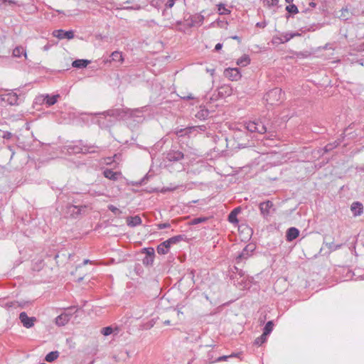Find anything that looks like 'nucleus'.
Masks as SVG:
<instances>
[{
  "label": "nucleus",
  "mask_w": 364,
  "mask_h": 364,
  "mask_svg": "<svg viewBox=\"0 0 364 364\" xmlns=\"http://www.w3.org/2000/svg\"><path fill=\"white\" fill-rule=\"evenodd\" d=\"M145 108L146 107L134 109L128 108L112 109L107 110L102 114H105L106 116L113 117L115 119H124L126 117H141L142 116L139 115V114L142 113Z\"/></svg>",
  "instance_id": "nucleus-1"
},
{
  "label": "nucleus",
  "mask_w": 364,
  "mask_h": 364,
  "mask_svg": "<svg viewBox=\"0 0 364 364\" xmlns=\"http://www.w3.org/2000/svg\"><path fill=\"white\" fill-rule=\"evenodd\" d=\"M96 149H98V146L93 144H87L82 140L75 141L66 146V150L70 154L96 153L98 152Z\"/></svg>",
  "instance_id": "nucleus-2"
},
{
  "label": "nucleus",
  "mask_w": 364,
  "mask_h": 364,
  "mask_svg": "<svg viewBox=\"0 0 364 364\" xmlns=\"http://www.w3.org/2000/svg\"><path fill=\"white\" fill-rule=\"evenodd\" d=\"M231 279L233 280L234 284L245 289L250 287V282L245 277V272L239 267L235 266L232 269V275Z\"/></svg>",
  "instance_id": "nucleus-3"
},
{
  "label": "nucleus",
  "mask_w": 364,
  "mask_h": 364,
  "mask_svg": "<svg viewBox=\"0 0 364 364\" xmlns=\"http://www.w3.org/2000/svg\"><path fill=\"white\" fill-rule=\"evenodd\" d=\"M186 238L185 235H178L170 237L166 241L160 243L156 248L157 252L159 255H166L169 252L171 245L178 243L181 241L185 240Z\"/></svg>",
  "instance_id": "nucleus-4"
},
{
  "label": "nucleus",
  "mask_w": 364,
  "mask_h": 364,
  "mask_svg": "<svg viewBox=\"0 0 364 364\" xmlns=\"http://www.w3.org/2000/svg\"><path fill=\"white\" fill-rule=\"evenodd\" d=\"M284 95V93L282 92L281 88L275 87L267 92L264 95V99L267 104L275 105L279 104L282 101Z\"/></svg>",
  "instance_id": "nucleus-5"
},
{
  "label": "nucleus",
  "mask_w": 364,
  "mask_h": 364,
  "mask_svg": "<svg viewBox=\"0 0 364 364\" xmlns=\"http://www.w3.org/2000/svg\"><path fill=\"white\" fill-rule=\"evenodd\" d=\"M75 306H70L66 309V311L58 316L55 319V323L58 326H64L66 325L71 318L73 317L75 312L72 311Z\"/></svg>",
  "instance_id": "nucleus-6"
},
{
  "label": "nucleus",
  "mask_w": 364,
  "mask_h": 364,
  "mask_svg": "<svg viewBox=\"0 0 364 364\" xmlns=\"http://www.w3.org/2000/svg\"><path fill=\"white\" fill-rule=\"evenodd\" d=\"M224 75L232 81H237L242 77L240 69L237 68H228L225 69Z\"/></svg>",
  "instance_id": "nucleus-7"
},
{
  "label": "nucleus",
  "mask_w": 364,
  "mask_h": 364,
  "mask_svg": "<svg viewBox=\"0 0 364 364\" xmlns=\"http://www.w3.org/2000/svg\"><path fill=\"white\" fill-rule=\"evenodd\" d=\"M252 251L253 248L250 245H246L242 251L236 257L235 264L238 265L248 259L251 256Z\"/></svg>",
  "instance_id": "nucleus-8"
},
{
  "label": "nucleus",
  "mask_w": 364,
  "mask_h": 364,
  "mask_svg": "<svg viewBox=\"0 0 364 364\" xmlns=\"http://www.w3.org/2000/svg\"><path fill=\"white\" fill-rule=\"evenodd\" d=\"M19 320L25 328H30L34 326L36 318L29 317L25 311H23L19 314Z\"/></svg>",
  "instance_id": "nucleus-9"
},
{
  "label": "nucleus",
  "mask_w": 364,
  "mask_h": 364,
  "mask_svg": "<svg viewBox=\"0 0 364 364\" xmlns=\"http://www.w3.org/2000/svg\"><path fill=\"white\" fill-rule=\"evenodd\" d=\"M124 58L122 52L118 51V50H115V51L112 52L111 53V55H109V58L103 60V62L105 65L108 64V63H111L112 62L122 64L124 63Z\"/></svg>",
  "instance_id": "nucleus-10"
},
{
  "label": "nucleus",
  "mask_w": 364,
  "mask_h": 364,
  "mask_svg": "<svg viewBox=\"0 0 364 364\" xmlns=\"http://www.w3.org/2000/svg\"><path fill=\"white\" fill-rule=\"evenodd\" d=\"M53 36L60 40L64 38L70 40L73 39L75 36L74 31L73 30L65 31L63 29L53 31Z\"/></svg>",
  "instance_id": "nucleus-11"
},
{
  "label": "nucleus",
  "mask_w": 364,
  "mask_h": 364,
  "mask_svg": "<svg viewBox=\"0 0 364 364\" xmlns=\"http://www.w3.org/2000/svg\"><path fill=\"white\" fill-rule=\"evenodd\" d=\"M166 158L169 161L176 162L182 160L184 158V154L178 150L171 149L168 151Z\"/></svg>",
  "instance_id": "nucleus-12"
},
{
  "label": "nucleus",
  "mask_w": 364,
  "mask_h": 364,
  "mask_svg": "<svg viewBox=\"0 0 364 364\" xmlns=\"http://www.w3.org/2000/svg\"><path fill=\"white\" fill-rule=\"evenodd\" d=\"M273 203L270 200H267L259 203V210L264 218L269 215L270 210L273 208Z\"/></svg>",
  "instance_id": "nucleus-13"
},
{
  "label": "nucleus",
  "mask_w": 364,
  "mask_h": 364,
  "mask_svg": "<svg viewBox=\"0 0 364 364\" xmlns=\"http://www.w3.org/2000/svg\"><path fill=\"white\" fill-rule=\"evenodd\" d=\"M18 96L13 91L4 95V102L9 105H18Z\"/></svg>",
  "instance_id": "nucleus-14"
},
{
  "label": "nucleus",
  "mask_w": 364,
  "mask_h": 364,
  "mask_svg": "<svg viewBox=\"0 0 364 364\" xmlns=\"http://www.w3.org/2000/svg\"><path fill=\"white\" fill-rule=\"evenodd\" d=\"M350 210L354 217L360 216L363 213V205L360 202H353L350 205Z\"/></svg>",
  "instance_id": "nucleus-15"
},
{
  "label": "nucleus",
  "mask_w": 364,
  "mask_h": 364,
  "mask_svg": "<svg viewBox=\"0 0 364 364\" xmlns=\"http://www.w3.org/2000/svg\"><path fill=\"white\" fill-rule=\"evenodd\" d=\"M299 235V230L294 227L289 228L286 234V238L288 242H291Z\"/></svg>",
  "instance_id": "nucleus-16"
},
{
  "label": "nucleus",
  "mask_w": 364,
  "mask_h": 364,
  "mask_svg": "<svg viewBox=\"0 0 364 364\" xmlns=\"http://www.w3.org/2000/svg\"><path fill=\"white\" fill-rule=\"evenodd\" d=\"M142 223L141 218L139 215L129 216L127 218V224L131 228L140 225Z\"/></svg>",
  "instance_id": "nucleus-17"
},
{
  "label": "nucleus",
  "mask_w": 364,
  "mask_h": 364,
  "mask_svg": "<svg viewBox=\"0 0 364 364\" xmlns=\"http://www.w3.org/2000/svg\"><path fill=\"white\" fill-rule=\"evenodd\" d=\"M210 112L205 107L200 106L199 110L195 114V117L200 120H205L208 119Z\"/></svg>",
  "instance_id": "nucleus-18"
},
{
  "label": "nucleus",
  "mask_w": 364,
  "mask_h": 364,
  "mask_svg": "<svg viewBox=\"0 0 364 364\" xmlns=\"http://www.w3.org/2000/svg\"><path fill=\"white\" fill-rule=\"evenodd\" d=\"M119 174V173L113 171L112 169L109 168H107L103 171L104 176L112 181H117Z\"/></svg>",
  "instance_id": "nucleus-19"
},
{
  "label": "nucleus",
  "mask_w": 364,
  "mask_h": 364,
  "mask_svg": "<svg viewBox=\"0 0 364 364\" xmlns=\"http://www.w3.org/2000/svg\"><path fill=\"white\" fill-rule=\"evenodd\" d=\"M192 23L191 25H196V26H200L204 21V16L200 14H196L191 16Z\"/></svg>",
  "instance_id": "nucleus-20"
},
{
  "label": "nucleus",
  "mask_w": 364,
  "mask_h": 364,
  "mask_svg": "<svg viewBox=\"0 0 364 364\" xmlns=\"http://www.w3.org/2000/svg\"><path fill=\"white\" fill-rule=\"evenodd\" d=\"M90 63V61L85 59H78L75 60L73 62L72 65L74 68H86L88 64Z\"/></svg>",
  "instance_id": "nucleus-21"
},
{
  "label": "nucleus",
  "mask_w": 364,
  "mask_h": 364,
  "mask_svg": "<svg viewBox=\"0 0 364 364\" xmlns=\"http://www.w3.org/2000/svg\"><path fill=\"white\" fill-rule=\"evenodd\" d=\"M216 351L214 350L213 349H211L210 350L208 353H207V355L205 358V361L206 363H216Z\"/></svg>",
  "instance_id": "nucleus-22"
},
{
  "label": "nucleus",
  "mask_w": 364,
  "mask_h": 364,
  "mask_svg": "<svg viewBox=\"0 0 364 364\" xmlns=\"http://www.w3.org/2000/svg\"><path fill=\"white\" fill-rule=\"evenodd\" d=\"M58 97H60L59 95H52V96H50L49 95H46L45 96L46 104L48 107L52 106V105H55L57 102Z\"/></svg>",
  "instance_id": "nucleus-23"
},
{
  "label": "nucleus",
  "mask_w": 364,
  "mask_h": 364,
  "mask_svg": "<svg viewBox=\"0 0 364 364\" xmlns=\"http://www.w3.org/2000/svg\"><path fill=\"white\" fill-rule=\"evenodd\" d=\"M23 55L25 58L27 57L26 50L22 46H17L13 50V56L16 58H20Z\"/></svg>",
  "instance_id": "nucleus-24"
},
{
  "label": "nucleus",
  "mask_w": 364,
  "mask_h": 364,
  "mask_svg": "<svg viewBox=\"0 0 364 364\" xmlns=\"http://www.w3.org/2000/svg\"><path fill=\"white\" fill-rule=\"evenodd\" d=\"M250 63V58L248 55H243L237 60V65L240 66H247Z\"/></svg>",
  "instance_id": "nucleus-25"
},
{
  "label": "nucleus",
  "mask_w": 364,
  "mask_h": 364,
  "mask_svg": "<svg viewBox=\"0 0 364 364\" xmlns=\"http://www.w3.org/2000/svg\"><path fill=\"white\" fill-rule=\"evenodd\" d=\"M256 121L255 131L259 134H264L267 132V127L260 120Z\"/></svg>",
  "instance_id": "nucleus-26"
},
{
  "label": "nucleus",
  "mask_w": 364,
  "mask_h": 364,
  "mask_svg": "<svg viewBox=\"0 0 364 364\" xmlns=\"http://www.w3.org/2000/svg\"><path fill=\"white\" fill-rule=\"evenodd\" d=\"M58 357H59L58 351H57V350L51 351L46 355L45 360L47 362H53V361L55 360Z\"/></svg>",
  "instance_id": "nucleus-27"
},
{
  "label": "nucleus",
  "mask_w": 364,
  "mask_h": 364,
  "mask_svg": "<svg viewBox=\"0 0 364 364\" xmlns=\"http://www.w3.org/2000/svg\"><path fill=\"white\" fill-rule=\"evenodd\" d=\"M175 133L179 137H181V136H183L186 135L189 136L190 134H191L190 127H187L184 129H176L175 131Z\"/></svg>",
  "instance_id": "nucleus-28"
},
{
  "label": "nucleus",
  "mask_w": 364,
  "mask_h": 364,
  "mask_svg": "<svg viewBox=\"0 0 364 364\" xmlns=\"http://www.w3.org/2000/svg\"><path fill=\"white\" fill-rule=\"evenodd\" d=\"M191 134L193 133H202L206 131L207 127L205 125H198L190 127Z\"/></svg>",
  "instance_id": "nucleus-29"
},
{
  "label": "nucleus",
  "mask_w": 364,
  "mask_h": 364,
  "mask_svg": "<svg viewBox=\"0 0 364 364\" xmlns=\"http://www.w3.org/2000/svg\"><path fill=\"white\" fill-rule=\"evenodd\" d=\"M81 208L77 205H68L67 206L68 211L71 213L72 215H74L75 214L79 215L81 211Z\"/></svg>",
  "instance_id": "nucleus-30"
},
{
  "label": "nucleus",
  "mask_w": 364,
  "mask_h": 364,
  "mask_svg": "<svg viewBox=\"0 0 364 364\" xmlns=\"http://www.w3.org/2000/svg\"><path fill=\"white\" fill-rule=\"evenodd\" d=\"M274 323L272 321H268L263 328V334L268 336L273 330Z\"/></svg>",
  "instance_id": "nucleus-31"
},
{
  "label": "nucleus",
  "mask_w": 364,
  "mask_h": 364,
  "mask_svg": "<svg viewBox=\"0 0 364 364\" xmlns=\"http://www.w3.org/2000/svg\"><path fill=\"white\" fill-rule=\"evenodd\" d=\"M340 144L338 140H336L333 142L327 144L324 147L325 152H329L333 149H336Z\"/></svg>",
  "instance_id": "nucleus-32"
},
{
  "label": "nucleus",
  "mask_w": 364,
  "mask_h": 364,
  "mask_svg": "<svg viewBox=\"0 0 364 364\" xmlns=\"http://www.w3.org/2000/svg\"><path fill=\"white\" fill-rule=\"evenodd\" d=\"M154 257L153 256V254H151V255H146L144 259H142L143 264L146 266L152 265L154 259Z\"/></svg>",
  "instance_id": "nucleus-33"
},
{
  "label": "nucleus",
  "mask_w": 364,
  "mask_h": 364,
  "mask_svg": "<svg viewBox=\"0 0 364 364\" xmlns=\"http://www.w3.org/2000/svg\"><path fill=\"white\" fill-rule=\"evenodd\" d=\"M256 121H249L245 122V128L250 132H256L255 127H256Z\"/></svg>",
  "instance_id": "nucleus-34"
},
{
  "label": "nucleus",
  "mask_w": 364,
  "mask_h": 364,
  "mask_svg": "<svg viewBox=\"0 0 364 364\" xmlns=\"http://www.w3.org/2000/svg\"><path fill=\"white\" fill-rule=\"evenodd\" d=\"M218 8L220 15H227L230 14V10L226 9L224 4L220 3L218 4Z\"/></svg>",
  "instance_id": "nucleus-35"
},
{
  "label": "nucleus",
  "mask_w": 364,
  "mask_h": 364,
  "mask_svg": "<svg viewBox=\"0 0 364 364\" xmlns=\"http://www.w3.org/2000/svg\"><path fill=\"white\" fill-rule=\"evenodd\" d=\"M207 220H208V218H206V217H198V218H195L192 219L190 221L189 224L192 225H198L199 223H204Z\"/></svg>",
  "instance_id": "nucleus-36"
},
{
  "label": "nucleus",
  "mask_w": 364,
  "mask_h": 364,
  "mask_svg": "<svg viewBox=\"0 0 364 364\" xmlns=\"http://www.w3.org/2000/svg\"><path fill=\"white\" fill-rule=\"evenodd\" d=\"M286 11L289 14H296L299 13V9H298L297 6L294 4H290L289 5L287 6Z\"/></svg>",
  "instance_id": "nucleus-37"
},
{
  "label": "nucleus",
  "mask_w": 364,
  "mask_h": 364,
  "mask_svg": "<svg viewBox=\"0 0 364 364\" xmlns=\"http://www.w3.org/2000/svg\"><path fill=\"white\" fill-rule=\"evenodd\" d=\"M266 341H267V336L262 333L260 336H259L258 338H257L255 340L254 344L259 346L262 344H263Z\"/></svg>",
  "instance_id": "nucleus-38"
},
{
  "label": "nucleus",
  "mask_w": 364,
  "mask_h": 364,
  "mask_svg": "<svg viewBox=\"0 0 364 364\" xmlns=\"http://www.w3.org/2000/svg\"><path fill=\"white\" fill-rule=\"evenodd\" d=\"M228 221L230 223H232V224H236L238 223V220H237V215H235V213H230L229 215H228Z\"/></svg>",
  "instance_id": "nucleus-39"
},
{
  "label": "nucleus",
  "mask_w": 364,
  "mask_h": 364,
  "mask_svg": "<svg viewBox=\"0 0 364 364\" xmlns=\"http://www.w3.org/2000/svg\"><path fill=\"white\" fill-rule=\"evenodd\" d=\"M237 356V354L232 353L230 355L219 356L216 358V362L226 361L229 358Z\"/></svg>",
  "instance_id": "nucleus-40"
},
{
  "label": "nucleus",
  "mask_w": 364,
  "mask_h": 364,
  "mask_svg": "<svg viewBox=\"0 0 364 364\" xmlns=\"http://www.w3.org/2000/svg\"><path fill=\"white\" fill-rule=\"evenodd\" d=\"M113 332V329L111 326H107V327H105L102 329L101 331V333L104 335V336H109L110 335L111 333H112Z\"/></svg>",
  "instance_id": "nucleus-41"
},
{
  "label": "nucleus",
  "mask_w": 364,
  "mask_h": 364,
  "mask_svg": "<svg viewBox=\"0 0 364 364\" xmlns=\"http://www.w3.org/2000/svg\"><path fill=\"white\" fill-rule=\"evenodd\" d=\"M341 14L340 18L343 20H347L349 16V11L347 9H342L341 11Z\"/></svg>",
  "instance_id": "nucleus-42"
},
{
  "label": "nucleus",
  "mask_w": 364,
  "mask_h": 364,
  "mask_svg": "<svg viewBox=\"0 0 364 364\" xmlns=\"http://www.w3.org/2000/svg\"><path fill=\"white\" fill-rule=\"evenodd\" d=\"M108 209L112 211L114 215H120L122 211L113 205H109Z\"/></svg>",
  "instance_id": "nucleus-43"
},
{
  "label": "nucleus",
  "mask_w": 364,
  "mask_h": 364,
  "mask_svg": "<svg viewBox=\"0 0 364 364\" xmlns=\"http://www.w3.org/2000/svg\"><path fill=\"white\" fill-rule=\"evenodd\" d=\"M158 230H163L165 228H168L171 227V224L169 223H159L156 225Z\"/></svg>",
  "instance_id": "nucleus-44"
},
{
  "label": "nucleus",
  "mask_w": 364,
  "mask_h": 364,
  "mask_svg": "<svg viewBox=\"0 0 364 364\" xmlns=\"http://www.w3.org/2000/svg\"><path fill=\"white\" fill-rule=\"evenodd\" d=\"M327 246L331 250L334 251V250L340 249L342 245H334L333 242H331V243H328L327 245Z\"/></svg>",
  "instance_id": "nucleus-45"
},
{
  "label": "nucleus",
  "mask_w": 364,
  "mask_h": 364,
  "mask_svg": "<svg viewBox=\"0 0 364 364\" xmlns=\"http://www.w3.org/2000/svg\"><path fill=\"white\" fill-rule=\"evenodd\" d=\"M300 34L298 33H287L284 36L285 38V41L284 42H287L289 41L290 39H291L293 37L296 36H299ZM282 43H284V41H282Z\"/></svg>",
  "instance_id": "nucleus-46"
},
{
  "label": "nucleus",
  "mask_w": 364,
  "mask_h": 364,
  "mask_svg": "<svg viewBox=\"0 0 364 364\" xmlns=\"http://www.w3.org/2000/svg\"><path fill=\"white\" fill-rule=\"evenodd\" d=\"M264 2H265L268 6H273L279 3V0H264Z\"/></svg>",
  "instance_id": "nucleus-47"
},
{
  "label": "nucleus",
  "mask_w": 364,
  "mask_h": 364,
  "mask_svg": "<svg viewBox=\"0 0 364 364\" xmlns=\"http://www.w3.org/2000/svg\"><path fill=\"white\" fill-rule=\"evenodd\" d=\"M143 251L146 253V255H151V254H153V256H155L154 250L152 247L144 248Z\"/></svg>",
  "instance_id": "nucleus-48"
},
{
  "label": "nucleus",
  "mask_w": 364,
  "mask_h": 364,
  "mask_svg": "<svg viewBox=\"0 0 364 364\" xmlns=\"http://www.w3.org/2000/svg\"><path fill=\"white\" fill-rule=\"evenodd\" d=\"M354 50L357 52H364V42L356 45Z\"/></svg>",
  "instance_id": "nucleus-49"
},
{
  "label": "nucleus",
  "mask_w": 364,
  "mask_h": 364,
  "mask_svg": "<svg viewBox=\"0 0 364 364\" xmlns=\"http://www.w3.org/2000/svg\"><path fill=\"white\" fill-rule=\"evenodd\" d=\"M124 9H125V10H140V9H141V6L139 4H136L134 6H125V7H124Z\"/></svg>",
  "instance_id": "nucleus-50"
},
{
  "label": "nucleus",
  "mask_w": 364,
  "mask_h": 364,
  "mask_svg": "<svg viewBox=\"0 0 364 364\" xmlns=\"http://www.w3.org/2000/svg\"><path fill=\"white\" fill-rule=\"evenodd\" d=\"M176 0H168L166 3V9H171L172 8L175 4Z\"/></svg>",
  "instance_id": "nucleus-51"
},
{
  "label": "nucleus",
  "mask_w": 364,
  "mask_h": 364,
  "mask_svg": "<svg viewBox=\"0 0 364 364\" xmlns=\"http://www.w3.org/2000/svg\"><path fill=\"white\" fill-rule=\"evenodd\" d=\"M220 90H225V94L227 95H231L232 90H231V88H230L229 87H225V86L221 87Z\"/></svg>",
  "instance_id": "nucleus-52"
},
{
  "label": "nucleus",
  "mask_w": 364,
  "mask_h": 364,
  "mask_svg": "<svg viewBox=\"0 0 364 364\" xmlns=\"http://www.w3.org/2000/svg\"><path fill=\"white\" fill-rule=\"evenodd\" d=\"M185 21H186V22L187 23V26L189 28H191V27H193V26H196V25H191V23H192L191 16H188V18L185 19Z\"/></svg>",
  "instance_id": "nucleus-53"
},
{
  "label": "nucleus",
  "mask_w": 364,
  "mask_h": 364,
  "mask_svg": "<svg viewBox=\"0 0 364 364\" xmlns=\"http://www.w3.org/2000/svg\"><path fill=\"white\" fill-rule=\"evenodd\" d=\"M267 23L265 21L257 22L256 23V26L259 27V28H264L267 26Z\"/></svg>",
  "instance_id": "nucleus-54"
},
{
  "label": "nucleus",
  "mask_w": 364,
  "mask_h": 364,
  "mask_svg": "<svg viewBox=\"0 0 364 364\" xmlns=\"http://www.w3.org/2000/svg\"><path fill=\"white\" fill-rule=\"evenodd\" d=\"M11 133L9 132H6L4 133L3 138L9 139L11 137Z\"/></svg>",
  "instance_id": "nucleus-55"
},
{
  "label": "nucleus",
  "mask_w": 364,
  "mask_h": 364,
  "mask_svg": "<svg viewBox=\"0 0 364 364\" xmlns=\"http://www.w3.org/2000/svg\"><path fill=\"white\" fill-rule=\"evenodd\" d=\"M240 212V208L237 207V208H234L230 213H235V215H237Z\"/></svg>",
  "instance_id": "nucleus-56"
},
{
  "label": "nucleus",
  "mask_w": 364,
  "mask_h": 364,
  "mask_svg": "<svg viewBox=\"0 0 364 364\" xmlns=\"http://www.w3.org/2000/svg\"><path fill=\"white\" fill-rule=\"evenodd\" d=\"M222 47H223V44H222V43H217V44L215 45V50L218 51V50H220V49L222 48Z\"/></svg>",
  "instance_id": "nucleus-57"
},
{
  "label": "nucleus",
  "mask_w": 364,
  "mask_h": 364,
  "mask_svg": "<svg viewBox=\"0 0 364 364\" xmlns=\"http://www.w3.org/2000/svg\"><path fill=\"white\" fill-rule=\"evenodd\" d=\"M4 103V95H0V105Z\"/></svg>",
  "instance_id": "nucleus-58"
},
{
  "label": "nucleus",
  "mask_w": 364,
  "mask_h": 364,
  "mask_svg": "<svg viewBox=\"0 0 364 364\" xmlns=\"http://www.w3.org/2000/svg\"><path fill=\"white\" fill-rule=\"evenodd\" d=\"M177 188H178V186L168 187V188H166V190L170 191H173L176 190Z\"/></svg>",
  "instance_id": "nucleus-59"
},
{
  "label": "nucleus",
  "mask_w": 364,
  "mask_h": 364,
  "mask_svg": "<svg viewBox=\"0 0 364 364\" xmlns=\"http://www.w3.org/2000/svg\"><path fill=\"white\" fill-rule=\"evenodd\" d=\"M50 46L48 43H47L46 46H44L43 50H48L50 49Z\"/></svg>",
  "instance_id": "nucleus-60"
},
{
  "label": "nucleus",
  "mask_w": 364,
  "mask_h": 364,
  "mask_svg": "<svg viewBox=\"0 0 364 364\" xmlns=\"http://www.w3.org/2000/svg\"><path fill=\"white\" fill-rule=\"evenodd\" d=\"M358 63H359L360 65H363V60L359 59L357 60Z\"/></svg>",
  "instance_id": "nucleus-61"
},
{
  "label": "nucleus",
  "mask_w": 364,
  "mask_h": 364,
  "mask_svg": "<svg viewBox=\"0 0 364 364\" xmlns=\"http://www.w3.org/2000/svg\"><path fill=\"white\" fill-rule=\"evenodd\" d=\"M231 38H232V39H234V40H237V41H240V37H239V36H232Z\"/></svg>",
  "instance_id": "nucleus-62"
},
{
  "label": "nucleus",
  "mask_w": 364,
  "mask_h": 364,
  "mask_svg": "<svg viewBox=\"0 0 364 364\" xmlns=\"http://www.w3.org/2000/svg\"><path fill=\"white\" fill-rule=\"evenodd\" d=\"M309 6H310L311 7L314 8V7L316 6V4H315L314 2H310V3H309Z\"/></svg>",
  "instance_id": "nucleus-63"
},
{
  "label": "nucleus",
  "mask_w": 364,
  "mask_h": 364,
  "mask_svg": "<svg viewBox=\"0 0 364 364\" xmlns=\"http://www.w3.org/2000/svg\"><path fill=\"white\" fill-rule=\"evenodd\" d=\"M164 323L165 325H169L170 324V321L169 320H166V321H164Z\"/></svg>",
  "instance_id": "nucleus-64"
}]
</instances>
